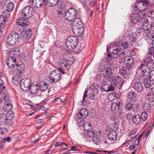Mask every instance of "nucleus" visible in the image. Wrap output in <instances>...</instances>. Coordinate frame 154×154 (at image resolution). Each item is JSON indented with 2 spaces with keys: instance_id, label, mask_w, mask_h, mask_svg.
I'll return each mask as SVG.
<instances>
[{
  "instance_id": "obj_1",
  "label": "nucleus",
  "mask_w": 154,
  "mask_h": 154,
  "mask_svg": "<svg viewBox=\"0 0 154 154\" xmlns=\"http://www.w3.org/2000/svg\"><path fill=\"white\" fill-rule=\"evenodd\" d=\"M14 117V114L12 112H8L7 114H0V124L11 126L13 124V119Z\"/></svg>"
},
{
  "instance_id": "obj_2",
  "label": "nucleus",
  "mask_w": 154,
  "mask_h": 154,
  "mask_svg": "<svg viewBox=\"0 0 154 154\" xmlns=\"http://www.w3.org/2000/svg\"><path fill=\"white\" fill-rule=\"evenodd\" d=\"M59 63L61 67L58 68V69L62 74H64L65 70L69 71L73 62L72 61L63 58L60 59Z\"/></svg>"
},
{
  "instance_id": "obj_3",
  "label": "nucleus",
  "mask_w": 154,
  "mask_h": 154,
  "mask_svg": "<svg viewBox=\"0 0 154 154\" xmlns=\"http://www.w3.org/2000/svg\"><path fill=\"white\" fill-rule=\"evenodd\" d=\"M143 79L141 76L136 75L132 82V85L137 92H140L143 89L142 81Z\"/></svg>"
},
{
  "instance_id": "obj_4",
  "label": "nucleus",
  "mask_w": 154,
  "mask_h": 154,
  "mask_svg": "<svg viewBox=\"0 0 154 154\" xmlns=\"http://www.w3.org/2000/svg\"><path fill=\"white\" fill-rule=\"evenodd\" d=\"M19 38V35L17 32H11L7 36L6 42L8 45L14 46L16 45L17 42L18 41Z\"/></svg>"
},
{
  "instance_id": "obj_5",
  "label": "nucleus",
  "mask_w": 154,
  "mask_h": 154,
  "mask_svg": "<svg viewBox=\"0 0 154 154\" xmlns=\"http://www.w3.org/2000/svg\"><path fill=\"white\" fill-rule=\"evenodd\" d=\"M65 45L68 49H74L77 46V38L73 36L69 37L66 41Z\"/></svg>"
},
{
  "instance_id": "obj_6",
  "label": "nucleus",
  "mask_w": 154,
  "mask_h": 154,
  "mask_svg": "<svg viewBox=\"0 0 154 154\" xmlns=\"http://www.w3.org/2000/svg\"><path fill=\"white\" fill-rule=\"evenodd\" d=\"M77 11L73 8H69L66 12L65 14V18L66 20L71 21L75 20L76 17Z\"/></svg>"
},
{
  "instance_id": "obj_7",
  "label": "nucleus",
  "mask_w": 154,
  "mask_h": 154,
  "mask_svg": "<svg viewBox=\"0 0 154 154\" xmlns=\"http://www.w3.org/2000/svg\"><path fill=\"white\" fill-rule=\"evenodd\" d=\"M60 72L59 70L55 69L50 72L49 76L50 83H56L60 80Z\"/></svg>"
},
{
  "instance_id": "obj_8",
  "label": "nucleus",
  "mask_w": 154,
  "mask_h": 154,
  "mask_svg": "<svg viewBox=\"0 0 154 154\" xmlns=\"http://www.w3.org/2000/svg\"><path fill=\"white\" fill-rule=\"evenodd\" d=\"M148 5L147 1L141 0L135 4L134 7L137 11L140 12L146 10Z\"/></svg>"
},
{
  "instance_id": "obj_9",
  "label": "nucleus",
  "mask_w": 154,
  "mask_h": 154,
  "mask_svg": "<svg viewBox=\"0 0 154 154\" xmlns=\"http://www.w3.org/2000/svg\"><path fill=\"white\" fill-rule=\"evenodd\" d=\"M34 13L33 9L30 6H27L23 9L22 15L24 18L27 19L31 17Z\"/></svg>"
},
{
  "instance_id": "obj_10",
  "label": "nucleus",
  "mask_w": 154,
  "mask_h": 154,
  "mask_svg": "<svg viewBox=\"0 0 154 154\" xmlns=\"http://www.w3.org/2000/svg\"><path fill=\"white\" fill-rule=\"evenodd\" d=\"M30 82L31 80L30 79L26 78L22 79L21 80L20 86L23 91H26L29 90Z\"/></svg>"
},
{
  "instance_id": "obj_11",
  "label": "nucleus",
  "mask_w": 154,
  "mask_h": 154,
  "mask_svg": "<svg viewBox=\"0 0 154 154\" xmlns=\"http://www.w3.org/2000/svg\"><path fill=\"white\" fill-rule=\"evenodd\" d=\"M123 103L122 101L120 99L118 98L116 103H113L111 105L112 111L114 113H116L118 111L119 109L122 108Z\"/></svg>"
},
{
  "instance_id": "obj_12",
  "label": "nucleus",
  "mask_w": 154,
  "mask_h": 154,
  "mask_svg": "<svg viewBox=\"0 0 154 154\" xmlns=\"http://www.w3.org/2000/svg\"><path fill=\"white\" fill-rule=\"evenodd\" d=\"M32 31L30 29H26L24 28L20 33V38L24 40H28L30 38Z\"/></svg>"
},
{
  "instance_id": "obj_13",
  "label": "nucleus",
  "mask_w": 154,
  "mask_h": 154,
  "mask_svg": "<svg viewBox=\"0 0 154 154\" xmlns=\"http://www.w3.org/2000/svg\"><path fill=\"white\" fill-rule=\"evenodd\" d=\"M125 54V51L122 48L116 49L113 51L112 53L111 54H108V57H112L113 58H116L121 55H124Z\"/></svg>"
},
{
  "instance_id": "obj_14",
  "label": "nucleus",
  "mask_w": 154,
  "mask_h": 154,
  "mask_svg": "<svg viewBox=\"0 0 154 154\" xmlns=\"http://www.w3.org/2000/svg\"><path fill=\"white\" fill-rule=\"evenodd\" d=\"M119 72L125 79H128L130 78L131 71L128 70L125 67L120 68L119 69Z\"/></svg>"
},
{
  "instance_id": "obj_15",
  "label": "nucleus",
  "mask_w": 154,
  "mask_h": 154,
  "mask_svg": "<svg viewBox=\"0 0 154 154\" xmlns=\"http://www.w3.org/2000/svg\"><path fill=\"white\" fill-rule=\"evenodd\" d=\"M16 59L15 57L10 56L8 57L7 60L6 64L9 68L12 69L14 68L16 64Z\"/></svg>"
},
{
  "instance_id": "obj_16",
  "label": "nucleus",
  "mask_w": 154,
  "mask_h": 154,
  "mask_svg": "<svg viewBox=\"0 0 154 154\" xmlns=\"http://www.w3.org/2000/svg\"><path fill=\"white\" fill-rule=\"evenodd\" d=\"M139 70H140L143 76H147L149 75L150 70L144 64H142L139 67ZM142 76V75H141ZM142 79L143 78H142Z\"/></svg>"
},
{
  "instance_id": "obj_17",
  "label": "nucleus",
  "mask_w": 154,
  "mask_h": 154,
  "mask_svg": "<svg viewBox=\"0 0 154 154\" xmlns=\"http://www.w3.org/2000/svg\"><path fill=\"white\" fill-rule=\"evenodd\" d=\"M85 28L84 24L80 19L78 18V36H81L84 33Z\"/></svg>"
},
{
  "instance_id": "obj_18",
  "label": "nucleus",
  "mask_w": 154,
  "mask_h": 154,
  "mask_svg": "<svg viewBox=\"0 0 154 154\" xmlns=\"http://www.w3.org/2000/svg\"><path fill=\"white\" fill-rule=\"evenodd\" d=\"M138 12V11H133L131 17V22L132 23L136 24L140 21V16Z\"/></svg>"
},
{
  "instance_id": "obj_19",
  "label": "nucleus",
  "mask_w": 154,
  "mask_h": 154,
  "mask_svg": "<svg viewBox=\"0 0 154 154\" xmlns=\"http://www.w3.org/2000/svg\"><path fill=\"white\" fill-rule=\"evenodd\" d=\"M114 85H113L111 83L105 84L102 85L100 88V89L102 91H113L114 89Z\"/></svg>"
},
{
  "instance_id": "obj_20",
  "label": "nucleus",
  "mask_w": 154,
  "mask_h": 154,
  "mask_svg": "<svg viewBox=\"0 0 154 154\" xmlns=\"http://www.w3.org/2000/svg\"><path fill=\"white\" fill-rule=\"evenodd\" d=\"M143 62L146 64H147V67L149 69L154 68V60H151V57H148L145 58L143 60Z\"/></svg>"
},
{
  "instance_id": "obj_21",
  "label": "nucleus",
  "mask_w": 154,
  "mask_h": 154,
  "mask_svg": "<svg viewBox=\"0 0 154 154\" xmlns=\"http://www.w3.org/2000/svg\"><path fill=\"white\" fill-rule=\"evenodd\" d=\"M128 98L130 101L136 102L137 98V95L134 91H131L128 93Z\"/></svg>"
},
{
  "instance_id": "obj_22",
  "label": "nucleus",
  "mask_w": 154,
  "mask_h": 154,
  "mask_svg": "<svg viewBox=\"0 0 154 154\" xmlns=\"http://www.w3.org/2000/svg\"><path fill=\"white\" fill-rule=\"evenodd\" d=\"M10 16V13L8 12H3L2 14L0 16V23H5L7 22L8 18Z\"/></svg>"
},
{
  "instance_id": "obj_23",
  "label": "nucleus",
  "mask_w": 154,
  "mask_h": 154,
  "mask_svg": "<svg viewBox=\"0 0 154 154\" xmlns=\"http://www.w3.org/2000/svg\"><path fill=\"white\" fill-rule=\"evenodd\" d=\"M88 114V111L87 109L84 108H82L80 111L78 116L79 119H84L86 118Z\"/></svg>"
},
{
  "instance_id": "obj_24",
  "label": "nucleus",
  "mask_w": 154,
  "mask_h": 154,
  "mask_svg": "<svg viewBox=\"0 0 154 154\" xmlns=\"http://www.w3.org/2000/svg\"><path fill=\"white\" fill-rule=\"evenodd\" d=\"M17 24L20 26H26L29 24L27 19L25 18L23 19L22 18H20L17 20Z\"/></svg>"
},
{
  "instance_id": "obj_25",
  "label": "nucleus",
  "mask_w": 154,
  "mask_h": 154,
  "mask_svg": "<svg viewBox=\"0 0 154 154\" xmlns=\"http://www.w3.org/2000/svg\"><path fill=\"white\" fill-rule=\"evenodd\" d=\"M39 87L37 85L31 84L29 86V90L30 93L32 94H36L38 91Z\"/></svg>"
},
{
  "instance_id": "obj_26",
  "label": "nucleus",
  "mask_w": 154,
  "mask_h": 154,
  "mask_svg": "<svg viewBox=\"0 0 154 154\" xmlns=\"http://www.w3.org/2000/svg\"><path fill=\"white\" fill-rule=\"evenodd\" d=\"M121 81V77L117 75L112 77L111 83L115 87Z\"/></svg>"
},
{
  "instance_id": "obj_27",
  "label": "nucleus",
  "mask_w": 154,
  "mask_h": 154,
  "mask_svg": "<svg viewBox=\"0 0 154 154\" xmlns=\"http://www.w3.org/2000/svg\"><path fill=\"white\" fill-rule=\"evenodd\" d=\"M21 79V76L20 75H15L13 77L12 82L15 85H18L20 83Z\"/></svg>"
},
{
  "instance_id": "obj_28",
  "label": "nucleus",
  "mask_w": 154,
  "mask_h": 154,
  "mask_svg": "<svg viewBox=\"0 0 154 154\" xmlns=\"http://www.w3.org/2000/svg\"><path fill=\"white\" fill-rule=\"evenodd\" d=\"M140 118V116L139 114H134L132 118V121L134 124H139L141 121Z\"/></svg>"
},
{
  "instance_id": "obj_29",
  "label": "nucleus",
  "mask_w": 154,
  "mask_h": 154,
  "mask_svg": "<svg viewBox=\"0 0 154 154\" xmlns=\"http://www.w3.org/2000/svg\"><path fill=\"white\" fill-rule=\"evenodd\" d=\"M12 106L10 103H4V105L3 106V109L5 112H13L11 111L12 109Z\"/></svg>"
},
{
  "instance_id": "obj_30",
  "label": "nucleus",
  "mask_w": 154,
  "mask_h": 154,
  "mask_svg": "<svg viewBox=\"0 0 154 154\" xmlns=\"http://www.w3.org/2000/svg\"><path fill=\"white\" fill-rule=\"evenodd\" d=\"M58 0H46L45 3L46 5L50 7L55 6L57 3Z\"/></svg>"
},
{
  "instance_id": "obj_31",
  "label": "nucleus",
  "mask_w": 154,
  "mask_h": 154,
  "mask_svg": "<svg viewBox=\"0 0 154 154\" xmlns=\"http://www.w3.org/2000/svg\"><path fill=\"white\" fill-rule=\"evenodd\" d=\"M16 66L17 67L16 70V73L18 74H21L23 71L25 69V66L24 64L23 63L21 64L19 66V64L18 63H17L16 64Z\"/></svg>"
},
{
  "instance_id": "obj_32",
  "label": "nucleus",
  "mask_w": 154,
  "mask_h": 154,
  "mask_svg": "<svg viewBox=\"0 0 154 154\" xmlns=\"http://www.w3.org/2000/svg\"><path fill=\"white\" fill-rule=\"evenodd\" d=\"M108 137L109 139L113 141L116 138L117 134L116 131H112L109 133Z\"/></svg>"
},
{
  "instance_id": "obj_33",
  "label": "nucleus",
  "mask_w": 154,
  "mask_h": 154,
  "mask_svg": "<svg viewBox=\"0 0 154 154\" xmlns=\"http://www.w3.org/2000/svg\"><path fill=\"white\" fill-rule=\"evenodd\" d=\"M11 101V97L8 96H5L4 97H2L0 99V103H10Z\"/></svg>"
},
{
  "instance_id": "obj_34",
  "label": "nucleus",
  "mask_w": 154,
  "mask_h": 154,
  "mask_svg": "<svg viewBox=\"0 0 154 154\" xmlns=\"http://www.w3.org/2000/svg\"><path fill=\"white\" fill-rule=\"evenodd\" d=\"M14 4L13 2H10L8 3L6 6V11L5 12L9 13L10 12L12 11L14 8Z\"/></svg>"
},
{
  "instance_id": "obj_35",
  "label": "nucleus",
  "mask_w": 154,
  "mask_h": 154,
  "mask_svg": "<svg viewBox=\"0 0 154 154\" xmlns=\"http://www.w3.org/2000/svg\"><path fill=\"white\" fill-rule=\"evenodd\" d=\"M138 36V35L135 33H132L131 34V36L129 38V40L131 42L132 44H133L134 42L137 41Z\"/></svg>"
},
{
  "instance_id": "obj_36",
  "label": "nucleus",
  "mask_w": 154,
  "mask_h": 154,
  "mask_svg": "<svg viewBox=\"0 0 154 154\" xmlns=\"http://www.w3.org/2000/svg\"><path fill=\"white\" fill-rule=\"evenodd\" d=\"M48 87V85L44 81H42L40 83V88L41 91L46 90Z\"/></svg>"
},
{
  "instance_id": "obj_37",
  "label": "nucleus",
  "mask_w": 154,
  "mask_h": 154,
  "mask_svg": "<svg viewBox=\"0 0 154 154\" xmlns=\"http://www.w3.org/2000/svg\"><path fill=\"white\" fill-rule=\"evenodd\" d=\"M125 64H133L134 61L132 57L127 56L125 59Z\"/></svg>"
},
{
  "instance_id": "obj_38",
  "label": "nucleus",
  "mask_w": 154,
  "mask_h": 154,
  "mask_svg": "<svg viewBox=\"0 0 154 154\" xmlns=\"http://www.w3.org/2000/svg\"><path fill=\"white\" fill-rule=\"evenodd\" d=\"M150 79L148 78H146L144 79L143 83L145 87L146 88H150L152 84L153 83H151Z\"/></svg>"
},
{
  "instance_id": "obj_39",
  "label": "nucleus",
  "mask_w": 154,
  "mask_h": 154,
  "mask_svg": "<svg viewBox=\"0 0 154 154\" xmlns=\"http://www.w3.org/2000/svg\"><path fill=\"white\" fill-rule=\"evenodd\" d=\"M116 120H115V118L114 119V120L113 121V123L112 124V125L115 130H117L119 128V122L117 118H116Z\"/></svg>"
},
{
  "instance_id": "obj_40",
  "label": "nucleus",
  "mask_w": 154,
  "mask_h": 154,
  "mask_svg": "<svg viewBox=\"0 0 154 154\" xmlns=\"http://www.w3.org/2000/svg\"><path fill=\"white\" fill-rule=\"evenodd\" d=\"M143 107V109L146 112H149L151 109L150 104L147 102L144 103Z\"/></svg>"
},
{
  "instance_id": "obj_41",
  "label": "nucleus",
  "mask_w": 154,
  "mask_h": 154,
  "mask_svg": "<svg viewBox=\"0 0 154 154\" xmlns=\"http://www.w3.org/2000/svg\"><path fill=\"white\" fill-rule=\"evenodd\" d=\"M104 71H105V73L104 75H111L112 76V70L110 67H107L104 69Z\"/></svg>"
},
{
  "instance_id": "obj_42",
  "label": "nucleus",
  "mask_w": 154,
  "mask_h": 154,
  "mask_svg": "<svg viewBox=\"0 0 154 154\" xmlns=\"http://www.w3.org/2000/svg\"><path fill=\"white\" fill-rule=\"evenodd\" d=\"M103 76V80L105 82L108 83L109 82L112 80V76L111 75H104Z\"/></svg>"
},
{
  "instance_id": "obj_43",
  "label": "nucleus",
  "mask_w": 154,
  "mask_h": 154,
  "mask_svg": "<svg viewBox=\"0 0 154 154\" xmlns=\"http://www.w3.org/2000/svg\"><path fill=\"white\" fill-rule=\"evenodd\" d=\"M83 128L85 131L92 128H91V124L88 122H86L85 123L83 126Z\"/></svg>"
},
{
  "instance_id": "obj_44",
  "label": "nucleus",
  "mask_w": 154,
  "mask_h": 154,
  "mask_svg": "<svg viewBox=\"0 0 154 154\" xmlns=\"http://www.w3.org/2000/svg\"><path fill=\"white\" fill-rule=\"evenodd\" d=\"M152 27V24L151 23H144V25L143 26V28L145 31H147L151 29Z\"/></svg>"
},
{
  "instance_id": "obj_45",
  "label": "nucleus",
  "mask_w": 154,
  "mask_h": 154,
  "mask_svg": "<svg viewBox=\"0 0 154 154\" xmlns=\"http://www.w3.org/2000/svg\"><path fill=\"white\" fill-rule=\"evenodd\" d=\"M87 136L89 137H92L95 134V132L93 128L86 131Z\"/></svg>"
},
{
  "instance_id": "obj_46",
  "label": "nucleus",
  "mask_w": 154,
  "mask_h": 154,
  "mask_svg": "<svg viewBox=\"0 0 154 154\" xmlns=\"http://www.w3.org/2000/svg\"><path fill=\"white\" fill-rule=\"evenodd\" d=\"M88 91V90H85V91L83 98L82 104L85 106H86L87 104V103L85 100L87 96Z\"/></svg>"
},
{
  "instance_id": "obj_47",
  "label": "nucleus",
  "mask_w": 154,
  "mask_h": 154,
  "mask_svg": "<svg viewBox=\"0 0 154 154\" xmlns=\"http://www.w3.org/2000/svg\"><path fill=\"white\" fill-rule=\"evenodd\" d=\"M92 141L96 145H99L100 144V139L97 137V136H93L92 138Z\"/></svg>"
},
{
  "instance_id": "obj_48",
  "label": "nucleus",
  "mask_w": 154,
  "mask_h": 154,
  "mask_svg": "<svg viewBox=\"0 0 154 154\" xmlns=\"http://www.w3.org/2000/svg\"><path fill=\"white\" fill-rule=\"evenodd\" d=\"M84 46V41H82L81 43L78 42V46L79 47V49H78V53L80 52L83 49Z\"/></svg>"
},
{
  "instance_id": "obj_49",
  "label": "nucleus",
  "mask_w": 154,
  "mask_h": 154,
  "mask_svg": "<svg viewBox=\"0 0 154 154\" xmlns=\"http://www.w3.org/2000/svg\"><path fill=\"white\" fill-rule=\"evenodd\" d=\"M148 115L147 113L145 112H142L141 114L140 117L141 121H146Z\"/></svg>"
},
{
  "instance_id": "obj_50",
  "label": "nucleus",
  "mask_w": 154,
  "mask_h": 154,
  "mask_svg": "<svg viewBox=\"0 0 154 154\" xmlns=\"http://www.w3.org/2000/svg\"><path fill=\"white\" fill-rule=\"evenodd\" d=\"M147 36L150 39L154 38V31L150 30L146 34Z\"/></svg>"
},
{
  "instance_id": "obj_51",
  "label": "nucleus",
  "mask_w": 154,
  "mask_h": 154,
  "mask_svg": "<svg viewBox=\"0 0 154 154\" xmlns=\"http://www.w3.org/2000/svg\"><path fill=\"white\" fill-rule=\"evenodd\" d=\"M35 0H29V3L32 7L35 8H38V5Z\"/></svg>"
},
{
  "instance_id": "obj_52",
  "label": "nucleus",
  "mask_w": 154,
  "mask_h": 154,
  "mask_svg": "<svg viewBox=\"0 0 154 154\" xmlns=\"http://www.w3.org/2000/svg\"><path fill=\"white\" fill-rule=\"evenodd\" d=\"M148 100L150 103H152L154 101V96L153 95H151L150 93H148L147 94Z\"/></svg>"
},
{
  "instance_id": "obj_53",
  "label": "nucleus",
  "mask_w": 154,
  "mask_h": 154,
  "mask_svg": "<svg viewBox=\"0 0 154 154\" xmlns=\"http://www.w3.org/2000/svg\"><path fill=\"white\" fill-rule=\"evenodd\" d=\"M8 129L5 127H2L0 128V132L2 134H5L8 133Z\"/></svg>"
},
{
  "instance_id": "obj_54",
  "label": "nucleus",
  "mask_w": 154,
  "mask_h": 154,
  "mask_svg": "<svg viewBox=\"0 0 154 154\" xmlns=\"http://www.w3.org/2000/svg\"><path fill=\"white\" fill-rule=\"evenodd\" d=\"M131 111H132L133 112H135L137 111V109L138 108V105L136 103H132L131 106Z\"/></svg>"
},
{
  "instance_id": "obj_55",
  "label": "nucleus",
  "mask_w": 154,
  "mask_h": 154,
  "mask_svg": "<svg viewBox=\"0 0 154 154\" xmlns=\"http://www.w3.org/2000/svg\"><path fill=\"white\" fill-rule=\"evenodd\" d=\"M84 122L83 119H78V126L81 127L83 126Z\"/></svg>"
},
{
  "instance_id": "obj_56",
  "label": "nucleus",
  "mask_w": 154,
  "mask_h": 154,
  "mask_svg": "<svg viewBox=\"0 0 154 154\" xmlns=\"http://www.w3.org/2000/svg\"><path fill=\"white\" fill-rule=\"evenodd\" d=\"M38 5V8H40L43 5V3L45 2V0H35Z\"/></svg>"
},
{
  "instance_id": "obj_57",
  "label": "nucleus",
  "mask_w": 154,
  "mask_h": 154,
  "mask_svg": "<svg viewBox=\"0 0 154 154\" xmlns=\"http://www.w3.org/2000/svg\"><path fill=\"white\" fill-rule=\"evenodd\" d=\"M131 32L129 30H127L124 31L123 35L124 37L126 38L128 37L130 34H131Z\"/></svg>"
},
{
  "instance_id": "obj_58",
  "label": "nucleus",
  "mask_w": 154,
  "mask_h": 154,
  "mask_svg": "<svg viewBox=\"0 0 154 154\" xmlns=\"http://www.w3.org/2000/svg\"><path fill=\"white\" fill-rule=\"evenodd\" d=\"M149 75L150 78L149 79L151 81L154 80V70H152L151 71H150Z\"/></svg>"
},
{
  "instance_id": "obj_59",
  "label": "nucleus",
  "mask_w": 154,
  "mask_h": 154,
  "mask_svg": "<svg viewBox=\"0 0 154 154\" xmlns=\"http://www.w3.org/2000/svg\"><path fill=\"white\" fill-rule=\"evenodd\" d=\"M132 103H128L126 104L125 106V109L126 111L131 110V109Z\"/></svg>"
},
{
  "instance_id": "obj_60",
  "label": "nucleus",
  "mask_w": 154,
  "mask_h": 154,
  "mask_svg": "<svg viewBox=\"0 0 154 154\" xmlns=\"http://www.w3.org/2000/svg\"><path fill=\"white\" fill-rule=\"evenodd\" d=\"M148 53L150 55H152L154 53V47L153 46L151 47L148 49Z\"/></svg>"
},
{
  "instance_id": "obj_61",
  "label": "nucleus",
  "mask_w": 154,
  "mask_h": 154,
  "mask_svg": "<svg viewBox=\"0 0 154 154\" xmlns=\"http://www.w3.org/2000/svg\"><path fill=\"white\" fill-rule=\"evenodd\" d=\"M77 18H75L74 20H73V22L72 23V28L73 29H75V28H77V22L76 21V19Z\"/></svg>"
},
{
  "instance_id": "obj_62",
  "label": "nucleus",
  "mask_w": 154,
  "mask_h": 154,
  "mask_svg": "<svg viewBox=\"0 0 154 154\" xmlns=\"http://www.w3.org/2000/svg\"><path fill=\"white\" fill-rule=\"evenodd\" d=\"M132 44H133L134 46L136 47L138 46L139 47L140 46L142 45V43L138 40L137 41L134 42Z\"/></svg>"
},
{
  "instance_id": "obj_63",
  "label": "nucleus",
  "mask_w": 154,
  "mask_h": 154,
  "mask_svg": "<svg viewBox=\"0 0 154 154\" xmlns=\"http://www.w3.org/2000/svg\"><path fill=\"white\" fill-rule=\"evenodd\" d=\"M122 45L124 49H127L129 46L128 42L125 41L122 43Z\"/></svg>"
},
{
  "instance_id": "obj_64",
  "label": "nucleus",
  "mask_w": 154,
  "mask_h": 154,
  "mask_svg": "<svg viewBox=\"0 0 154 154\" xmlns=\"http://www.w3.org/2000/svg\"><path fill=\"white\" fill-rule=\"evenodd\" d=\"M115 94L114 93L110 94L108 96L109 100H113L114 99V97H115Z\"/></svg>"
}]
</instances>
